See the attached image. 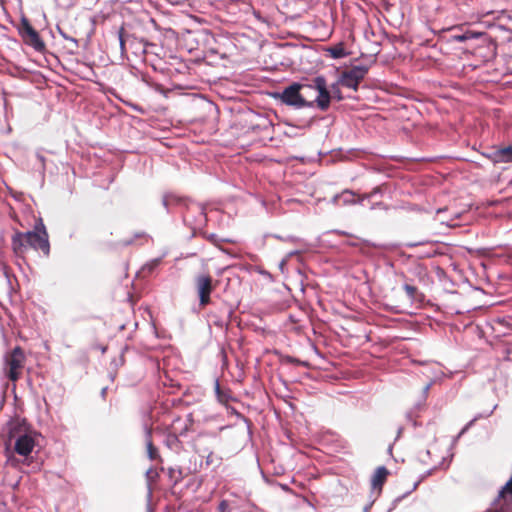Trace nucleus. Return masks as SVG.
Listing matches in <instances>:
<instances>
[{"instance_id":"obj_1","label":"nucleus","mask_w":512,"mask_h":512,"mask_svg":"<svg viewBox=\"0 0 512 512\" xmlns=\"http://www.w3.org/2000/svg\"><path fill=\"white\" fill-rule=\"evenodd\" d=\"M279 99L282 103L296 108L317 106L326 111L330 106L331 95L326 79L318 76L310 84H291L279 94Z\"/></svg>"},{"instance_id":"obj_2","label":"nucleus","mask_w":512,"mask_h":512,"mask_svg":"<svg viewBox=\"0 0 512 512\" xmlns=\"http://www.w3.org/2000/svg\"><path fill=\"white\" fill-rule=\"evenodd\" d=\"M11 247L18 258L24 259L29 248L41 251L45 257H49V235L42 219L36 223L33 231H16L11 238Z\"/></svg>"},{"instance_id":"obj_3","label":"nucleus","mask_w":512,"mask_h":512,"mask_svg":"<svg viewBox=\"0 0 512 512\" xmlns=\"http://www.w3.org/2000/svg\"><path fill=\"white\" fill-rule=\"evenodd\" d=\"M193 283L199 297V307L204 309L211 303V293L217 287L218 281L214 280L209 273H200L194 277Z\"/></svg>"},{"instance_id":"obj_4","label":"nucleus","mask_w":512,"mask_h":512,"mask_svg":"<svg viewBox=\"0 0 512 512\" xmlns=\"http://www.w3.org/2000/svg\"><path fill=\"white\" fill-rule=\"evenodd\" d=\"M25 360L24 351L20 346H16L5 355V375L9 380L16 382L21 377Z\"/></svg>"},{"instance_id":"obj_5","label":"nucleus","mask_w":512,"mask_h":512,"mask_svg":"<svg viewBox=\"0 0 512 512\" xmlns=\"http://www.w3.org/2000/svg\"><path fill=\"white\" fill-rule=\"evenodd\" d=\"M367 73L368 68L366 66H353L351 69L343 72L340 83L342 86L356 91Z\"/></svg>"},{"instance_id":"obj_6","label":"nucleus","mask_w":512,"mask_h":512,"mask_svg":"<svg viewBox=\"0 0 512 512\" xmlns=\"http://www.w3.org/2000/svg\"><path fill=\"white\" fill-rule=\"evenodd\" d=\"M35 446V441L32 436L23 434L17 438L14 445V450L21 456H28Z\"/></svg>"},{"instance_id":"obj_7","label":"nucleus","mask_w":512,"mask_h":512,"mask_svg":"<svg viewBox=\"0 0 512 512\" xmlns=\"http://www.w3.org/2000/svg\"><path fill=\"white\" fill-rule=\"evenodd\" d=\"M191 425L192 420L190 419V415L185 418L176 416L170 424V433L175 436H183L189 431Z\"/></svg>"},{"instance_id":"obj_8","label":"nucleus","mask_w":512,"mask_h":512,"mask_svg":"<svg viewBox=\"0 0 512 512\" xmlns=\"http://www.w3.org/2000/svg\"><path fill=\"white\" fill-rule=\"evenodd\" d=\"M389 475V471L386 467L380 466L375 470L371 478V486L374 490H377L378 493L382 491V487L387 481Z\"/></svg>"},{"instance_id":"obj_9","label":"nucleus","mask_w":512,"mask_h":512,"mask_svg":"<svg viewBox=\"0 0 512 512\" xmlns=\"http://www.w3.org/2000/svg\"><path fill=\"white\" fill-rule=\"evenodd\" d=\"M489 157L494 163H512V146L497 149Z\"/></svg>"},{"instance_id":"obj_10","label":"nucleus","mask_w":512,"mask_h":512,"mask_svg":"<svg viewBox=\"0 0 512 512\" xmlns=\"http://www.w3.org/2000/svg\"><path fill=\"white\" fill-rule=\"evenodd\" d=\"M146 448H147V455L150 460L162 461L161 456L158 451V448L153 444L151 429H148L146 431Z\"/></svg>"},{"instance_id":"obj_11","label":"nucleus","mask_w":512,"mask_h":512,"mask_svg":"<svg viewBox=\"0 0 512 512\" xmlns=\"http://www.w3.org/2000/svg\"><path fill=\"white\" fill-rule=\"evenodd\" d=\"M26 44L32 46L37 51H42L45 48V43L41 40L38 32L35 30L32 34L23 38Z\"/></svg>"},{"instance_id":"obj_12","label":"nucleus","mask_w":512,"mask_h":512,"mask_svg":"<svg viewBox=\"0 0 512 512\" xmlns=\"http://www.w3.org/2000/svg\"><path fill=\"white\" fill-rule=\"evenodd\" d=\"M406 294L408 295L411 301H422L424 299V295L418 290L416 286L405 284L403 286Z\"/></svg>"},{"instance_id":"obj_13","label":"nucleus","mask_w":512,"mask_h":512,"mask_svg":"<svg viewBox=\"0 0 512 512\" xmlns=\"http://www.w3.org/2000/svg\"><path fill=\"white\" fill-rule=\"evenodd\" d=\"M327 51L329 52L330 56L334 59H339L347 56V52L345 51L343 43H338L332 47H329Z\"/></svg>"},{"instance_id":"obj_14","label":"nucleus","mask_w":512,"mask_h":512,"mask_svg":"<svg viewBox=\"0 0 512 512\" xmlns=\"http://www.w3.org/2000/svg\"><path fill=\"white\" fill-rule=\"evenodd\" d=\"M339 198L342 199L345 204L356 203L363 200V198L357 197L354 192L348 190L343 191Z\"/></svg>"},{"instance_id":"obj_15","label":"nucleus","mask_w":512,"mask_h":512,"mask_svg":"<svg viewBox=\"0 0 512 512\" xmlns=\"http://www.w3.org/2000/svg\"><path fill=\"white\" fill-rule=\"evenodd\" d=\"M482 36V33H475V32H472V31H467L463 34H459V35H454L453 36V39L458 41V42H465L469 39H473V38H478Z\"/></svg>"},{"instance_id":"obj_16","label":"nucleus","mask_w":512,"mask_h":512,"mask_svg":"<svg viewBox=\"0 0 512 512\" xmlns=\"http://www.w3.org/2000/svg\"><path fill=\"white\" fill-rule=\"evenodd\" d=\"M168 475L174 485L183 479L182 471L179 468H168Z\"/></svg>"},{"instance_id":"obj_17","label":"nucleus","mask_w":512,"mask_h":512,"mask_svg":"<svg viewBox=\"0 0 512 512\" xmlns=\"http://www.w3.org/2000/svg\"><path fill=\"white\" fill-rule=\"evenodd\" d=\"M34 31H35V29L31 26L28 19L23 18L21 21V28H20V33H21L22 37L25 38L27 35L32 34V32H34Z\"/></svg>"},{"instance_id":"obj_18","label":"nucleus","mask_w":512,"mask_h":512,"mask_svg":"<svg viewBox=\"0 0 512 512\" xmlns=\"http://www.w3.org/2000/svg\"><path fill=\"white\" fill-rule=\"evenodd\" d=\"M218 512H230V505L227 500H222L218 505Z\"/></svg>"},{"instance_id":"obj_19","label":"nucleus","mask_w":512,"mask_h":512,"mask_svg":"<svg viewBox=\"0 0 512 512\" xmlns=\"http://www.w3.org/2000/svg\"><path fill=\"white\" fill-rule=\"evenodd\" d=\"M119 42L122 54L125 53V39H124V29L121 28L119 31Z\"/></svg>"},{"instance_id":"obj_20","label":"nucleus","mask_w":512,"mask_h":512,"mask_svg":"<svg viewBox=\"0 0 512 512\" xmlns=\"http://www.w3.org/2000/svg\"><path fill=\"white\" fill-rule=\"evenodd\" d=\"M509 493L512 495V476L511 479L506 483V485L503 487L501 494Z\"/></svg>"},{"instance_id":"obj_21","label":"nucleus","mask_w":512,"mask_h":512,"mask_svg":"<svg viewBox=\"0 0 512 512\" xmlns=\"http://www.w3.org/2000/svg\"><path fill=\"white\" fill-rule=\"evenodd\" d=\"M306 93V96L308 97V99H315V97L317 96V92L315 91H304Z\"/></svg>"},{"instance_id":"obj_22","label":"nucleus","mask_w":512,"mask_h":512,"mask_svg":"<svg viewBox=\"0 0 512 512\" xmlns=\"http://www.w3.org/2000/svg\"><path fill=\"white\" fill-rule=\"evenodd\" d=\"M423 243H424V242H416V243L411 244V246H417V245H421V244H423Z\"/></svg>"}]
</instances>
